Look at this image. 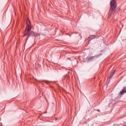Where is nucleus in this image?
Wrapping results in <instances>:
<instances>
[{
    "label": "nucleus",
    "instance_id": "obj_1",
    "mask_svg": "<svg viewBox=\"0 0 126 126\" xmlns=\"http://www.w3.org/2000/svg\"><path fill=\"white\" fill-rule=\"evenodd\" d=\"M27 27L26 28L25 31V35L24 36H28V37H30V36H32V37H36V36L38 35L37 33H35V32L33 31H31L32 27H31V23L30 22V20L29 19H28L27 20Z\"/></svg>",
    "mask_w": 126,
    "mask_h": 126
},
{
    "label": "nucleus",
    "instance_id": "obj_2",
    "mask_svg": "<svg viewBox=\"0 0 126 126\" xmlns=\"http://www.w3.org/2000/svg\"><path fill=\"white\" fill-rule=\"evenodd\" d=\"M116 8H117L116 1L115 0H112L110 1V9L108 15L109 18H110V17L113 16L115 13V10H116Z\"/></svg>",
    "mask_w": 126,
    "mask_h": 126
},
{
    "label": "nucleus",
    "instance_id": "obj_3",
    "mask_svg": "<svg viewBox=\"0 0 126 126\" xmlns=\"http://www.w3.org/2000/svg\"><path fill=\"white\" fill-rule=\"evenodd\" d=\"M126 92V87L124 88V89L123 90L122 92H120L121 95H123V94H125Z\"/></svg>",
    "mask_w": 126,
    "mask_h": 126
},
{
    "label": "nucleus",
    "instance_id": "obj_4",
    "mask_svg": "<svg viewBox=\"0 0 126 126\" xmlns=\"http://www.w3.org/2000/svg\"><path fill=\"white\" fill-rule=\"evenodd\" d=\"M94 58H95V56H94V57H87L86 58V60L87 61H91V60H93V59H94Z\"/></svg>",
    "mask_w": 126,
    "mask_h": 126
},
{
    "label": "nucleus",
    "instance_id": "obj_5",
    "mask_svg": "<svg viewBox=\"0 0 126 126\" xmlns=\"http://www.w3.org/2000/svg\"><path fill=\"white\" fill-rule=\"evenodd\" d=\"M89 38L91 40H93V39H95V38H96V36L95 35H91Z\"/></svg>",
    "mask_w": 126,
    "mask_h": 126
},
{
    "label": "nucleus",
    "instance_id": "obj_6",
    "mask_svg": "<svg viewBox=\"0 0 126 126\" xmlns=\"http://www.w3.org/2000/svg\"><path fill=\"white\" fill-rule=\"evenodd\" d=\"M114 73H115V71H114V72H113V73H111V74H110V77H109V78H111L112 77V76H113V75H114Z\"/></svg>",
    "mask_w": 126,
    "mask_h": 126
}]
</instances>
